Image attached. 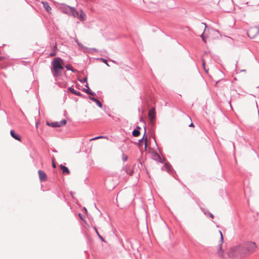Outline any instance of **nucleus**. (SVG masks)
Returning a JSON list of instances; mask_svg holds the SVG:
<instances>
[{
    "label": "nucleus",
    "instance_id": "1",
    "mask_svg": "<svg viewBox=\"0 0 259 259\" xmlns=\"http://www.w3.org/2000/svg\"><path fill=\"white\" fill-rule=\"evenodd\" d=\"M257 247L254 242L248 241L233 247L229 252L230 255L242 256L244 254H250L255 251Z\"/></svg>",
    "mask_w": 259,
    "mask_h": 259
},
{
    "label": "nucleus",
    "instance_id": "2",
    "mask_svg": "<svg viewBox=\"0 0 259 259\" xmlns=\"http://www.w3.org/2000/svg\"><path fill=\"white\" fill-rule=\"evenodd\" d=\"M63 61L60 58H55L52 62V71L54 76L60 75L61 71L63 69Z\"/></svg>",
    "mask_w": 259,
    "mask_h": 259
},
{
    "label": "nucleus",
    "instance_id": "3",
    "mask_svg": "<svg viewBox=\"0 0 259 259\" xmlns=\"http://www.w3.org/2000/svg\"><path fill=\"white\" fill-rule=\"evenodd\" d=\"M71 15L78 19L81 21H84L86 18V15L82 10L77 11L74 9Z\"/></svg>",
    "mask_w": 259,
    "mask_h": 259
},
{
    "label": "nucleus",
    "instance_id": "4",
    "mask_svg": "<svg viewBox=\"0 0 259 259\" xmlns=\"http://www.w3.org/2000/svg\"><path fill=\"white\" fill-rule=\"evenodd\" d=\"M247 34L250 38H254L259 35V26L251 27L247 32Z\"/></svg>",
    "mask_w": 259,
    "mask_h": 259
},
{
    "label": "nucleus",
    "instance_id": "5",
    "mask_svg": "<svg viewBox=\"0 0 259 259\" xmlns=\"http://www.w3.org/2000/svg\"><path fill=\"white\" fill-rule=\"evenodd\" d=\"M66 120L64 119L62 120L60 122H54L50 123L49 122H47V124L50 126L56 127H61L65 125L66 124Z\"/></svg>",
    "mask_w": 259,
    "mask_h": 259
},
{
    "label": "nucleus",
    "instance_id": "6",
    "mask_svg": "<svg viewBox=\"0 0 259 259\" xmlns=\"http://www.w3.org/2000/svg\"><path fill=\"white\" fill-rule=\"evenodd\" d=\"M155 108H153L150 110L148 112V116L151 124H153L155 119Z\"/></svg>",
    "mask_w": 259,
    "mask_h": 259
},
{
    "label": "nucleus",
    "instance_id": "7",
    "mask_svg": "<svg viewBox=\"0 0 259 259\" xmlns=\"http://www.w3.org/2000/svg\"><path fill=\"white\" fill-rule=\"evenodd\" d=\"M143 143L144 144V145H145L144 148H145V150H146L147 146V136L146 134V132L145 129V132H144V134L143 135V139L141 140H139V146L140 147L142 146Z\"/></svg>",
    "mask_w": 259,
    "mask_h": 259
},
{
    "label": "nucleus",
    "instance_id": "8",
    "mask_svg": "<svg viewBox=\"0 0 259 259\" xmlns=\"http://www.w3.org/2000/svg\"><path fill=\"white\" fill-rule=\"evenodd\" d=\"M38 174L39 176V179L40 182H45L47 181V176L46 173L41 170H38Z\"/></svg>",
    "mask_w": 259,
    "mask_h": 259
},
{
    "label": "nucleus",
    "instance_id": "9",
    "mask_svg": "<svg viewBox=\"0 0 259 259\" xmlns=\"http://www.w3.org/2000/svg\"><path fill=\"white\" fill-rule=\"evenodd\" d=\"M62 11L64 13L68 14V15H71V14H72V12L74 9L73 8H71L70 7H69V6H65L64 7H63L62 8Z\"/></svg>",
    "mask_w": 259,
    "mask_h": 259
},
{
    "label": "nucleus",
    "instance_id": "10",
    "mask_svg": "<svg viewBox=\"0 0 259 259\" xmlns=\"http://www.w3.org/2000/svg\"><path fill=\"white\" fill-rule=\"evenodd\" d=\"M219 233L220 235V239L219 240V244H220V246H221L223 242V235H222V233L221 231H219ZM218 253L221 256H222L223 255V251L221 250V246H220V250L219 251Z\"/></svg>",
    "mask_w": 259,
    "mask_h": 259
},
{
    "label": "nucleus",
    "instance_id": "11",
    "mask_svg": "<svg viewBox=\"0 0 259 259\" xmlns=\"http://www.w3.org/2000/svg\"><path fill=\"white\" fill-rule=\"evenodd\" d=\"M60 167L61 169L62 170V172L64 175H69L70 174V172L69 169L65 166L61 164L60 165Z\"/></svg>",
    "mask_w": 259,
    "mask_h": 259
},
{
    "label": "nucleus",
    "instance_id": "12",
    "mask_svg": "<svg viewBox=\"0 0 259 259\" xmlns=\"http://www.w3.org/2000/svg\"><path fill=\"white\" fill-rule=\"evenodd\" d=\"M10 134L11 136L14 138L15 139L21 141V138L17 134H16L14 130H11L10 131Z\"/></svg>",
    "mask_w": 259,
    "mask_h": 259
},
{
    "label": "nucleus",
    "instance_id": "13",
    "mask_svg": "<svg viewBox=\"0 0 259 259\" xmlns=\"http://www.w3.org/2000/svg\"><path fill=\"white\" fill-rule=\"evenodd\" d=\"M68 90L70 93H71L76 96H81V93L80 92L76 91L74 89L72 88L71 87L69 88Z\"/></svg>",
    "mask_w": 259,
    "mask_h": 259
},
{
    "label": "nucleus",
    "instance_id": "14",
    "mask_svg": "<svg viewBox=\"0 0 259 259\" xmlns=\"http://www.w3.org/2000/svg\"><path fill=\"white\" fill-rule=\"evenodd\" d=\"M42 4L46 10L48 12H50L51 11V8L50 7L49 4L46 2H42Z\"/></svg>",
    "mask_w": 259,
    "mask_h": 259
},
{
    "label": "nucleus",
    "instance_id": "15",
    "mask_svg": "<svg viewBox=\"0 0 259 259\" xmlns=\"http://www.w3.org/2000/svg\"><path fill=\"white\" fill-rule=\"evenodd\" d=\"M121 157L123 162H125L127 159L128 156L123 153H121L118 157V159H119Z\"/></svg>",
    "mask_w": 259,
    "mask_h": 259
},
{
    "label": "nucleus",
    "instance_id": "16",
    "mask_svg": "<svg viewBox=\"0 0 259 259\" xmlns=\"http://www.w3.org/2000/svg\"><path fill=\"white\" fill-rule=\"evenodd\" d=\"M154 157L155 160H156L160 162H163L162 160V158L157 153H154Z\"/></svg>",
    "mask_w": 259,
    "mask_h": 259
},
{
    "label": "nucleus",
    "instance_id": "17",
    "mask_svg": "<svg viewBox=\"0 0 259 259\" xmlns=\"http://www.w3.org/2000/svg\"><path fill=\"white\" fill-rule=\"evenodd\" d=\"M140 133L138 130H135L133 132V136L136 137L139 136L140 135Z\"/></svg>",
    "mask_w": 259,
    "mask_h": 259
},
{
    "label": "nucleus",
    "instance_id": "18",
    "mask_svg": "<svg viewBox=\"0 0 259 259\" xmlns=\"http://www.w3.org/2000/svg\"><path fill=\"white\" fill-rule=\"evenodd\" d=\"M65 67L67 68V69L68 70H71L72 72H75V70H74L72 66L70 65H66L65 66Z\"/></svg>",
    "mask_w": 259,
    "mask_h": 259
},
{
    "label": "nucleus",
    "instance_id": "19",
    "mask_svg": "<svg viewBox=\"0 0 259 259\" xmlns=\"http://www.w3.org/2000/svg\"><path fill=\"white\" fill-rule=\"evenodd\" d=\"M205 33L206 31L204 30V33L201 35V37H202L203 41H204L205 42H206V36L204 35H205Z\"/></svg>",
    "mask_w": 259,
    "mask_h": 259
},
{
    "label": "nucleus",
    "instance_id": "20",
    "mask_svg": "<svg viewBox=\"0 0 259 259\" xmlns=\"http://www.w3.org/2000/svg\"><path fill=\"white\" fill-rule=\"evenodd\" d=\"M95 102L98 105V106L99 107L101 108L102 107L101 103L98 99H96V101Z\"/></svg>",
    "mask_w": 259,
    "mask_h": 259
},
{
    "label": "nucleus",
    "instance_id": "21",
    "mask_svg": "<svg viewBox=\"0 0 259 259\" xmlns=\"http://www.w3.org/2000/svg\"><path fill=\"white\" fill-rule=\"evenodd\" d=\"M86 87L89 88L88 85H87ZM86 93H88V94L93 95V93L91 92L90 89L89 88H88V89L86 90Z\"/></svg>",
    "mask_w": 259,
    "mask_h": 259
},
{
    "label": "nucleus",
    "instance_id": "22",
    "mask_svg": "<svg viewBox=\"0 0 259 259\" xmlns=\"http://www.w3.org/2000/svg\"><path fill=\"white\" fill-rule=\"evenodd\" d=\"M104 138L105 137H103V136L97 137H95V138H94L91 139V141L95 140H97V139H98Z\"/></svg>",
    "mask_w": 259,
    "mask_h": 259
},
{
    "label": "nucleus",
    "instance_id": "23",
    "mask_svg": "<svg viewBox=\"0 0 259 259\" xmlns=\"http://www.w3.org/2000/svg\"><path fill=\"white\" fill-rule=\"evenodd\" d=\"M52 166L54 168H56V165L55 163V160H54V158H53L52 159Z\"/></svg>",
    "mask_w": 259,
    "mask_h": 259
},
{
    "label": "nucleus",
    "instance_id": "24",
    "mask_svg": "<svg viewBox=\"0 0 259 259\" xmlns=\"http://www.w3.org/2000/svg\"><path fill=\"white\" fill-rule=\"evenodd\" d=\"M210 34H213V35H218V33L216 31H213V30H212L210 32Z\"/></svg>",
    "mask_w": 259,
    "mask_h": 259
},
{
    "label": "nucleus",
    "instance_id": "25",
    "mask_svg": "<svg viewBox=\"0 0 259 259\" xmlns=\"http://www.w3.org/2000/svg\"><path fill=\"white\" fill-rule=\"evenodd\" d=\"M56 52H53V53H51V54L50 55V56H51V57L54 56H55V55H56Z\"/></svg>",
    "mask_w": 259,
    "mask_h": 259
},
{
    "label": "nucleus",
    "instance_id": "26",
    "mask_svg": "<svg viewBox=\"0 0 259 259\" xmlns=\"http://www.w3.org/2000/svg\"><path fill=\"white\" fill-rule=\"evenodd\" d=\"M99 237L101 239L102 241L105 242L104 238L100 235H99Z\"/></svg>",
    "mask_w": 259,
    "mask_h": 259
},
{
    "label": "nucleus",
    "instance_id": "27",
    "mask_svg": "<svg viewBox=\"0 0 259 259\" xmlns=\"http://www.w3.org/2000/svg\"><path fill=\"white\" fill-rule=\"evenodd\" d=\"M165 167L166 168L168 169L169 167V165L168 164H165Z\"/></svg>",
    "mask_w": 259,
    "mask_h": 259
},
{
    "label": "nucleus",
    "instance_id": "28",
    "mask_svg": "<svg viewBox=\"0 0 259 259\" xmlns=\"http://www.w3.org/2000/svg\"><path fill=\"white\" fill-rule=\"evenodd\" d=\"M90 99L94 102L96 101V98H94V97H90Z\"/></svg>",
    "mask_w": 259,
    "mask_h": 259
},
{
    "label": "nucleus",
    "instance_id": "29",
    "mask_svg": "<svg viewBox=\"0 0 259 259\" xmlns=\"http://www.w3.org/2000/svg\"><path fill=\"white\" fill-rule=\"evenodd\" d=\"M100 60L101 61H102V62H104V63H106V60H105V59H102V58L100 59Z\"/></svg>",
    "mask_w": 259,
    "mask_h": 259
},
{
    "label": "nucleus",
    "instance_id": "30",
    "mask_svg": "<svg viewBox=\"0 0 259 259\" xmlns=\"http://www.w3.org/2000/svg\"><path fill=\"white\" fill-rule=\"evenodd\" d=\"M202 64H203V68H204V70H205L206 72H207V71L205 69V63H204V61H203Z\"/></svg>",
    "mask_w": 259,
    "mask_h": 259
},
{
    "label": "nucleus",
    "instance_id": "31",
    "mask_svg": "<svg viewBox=\"0 0 259 259\" xmlns=\"http://www.w3.org/2000/svg\"><path fill=\"white\" fill-rule=\"evenodd\" d=\"M189 126L190 127H194V125L192 122H191V124L189 125Z\"/></svg>",
    "mask_w": 259,
    "mask_h": 259
},
{
    "label": "nucleus",
    "instance_id": "32",
    "mask_svg": "<svg viewBox=\"0 0 259 259\" xmlns=\"http://www.w3.org/2000/svg\"><path fill=\"white\" fill-rule=\"evenodd\" d=\"M209 217H210L211 218H212V219H213V217H213V214H211V213H210V214H209Z\"/></svg>",
    "mask_w": 259,
    "mask_h": 259
},
{
    "label": "nucleus",
    "instance_id": "33",
    "mask_svg": "<svg viewBox=\"0 0 259 259\" xmlns=\"http://www.w3.org/2000/svg\"><path fill=\"white\" fill-rule=\"evenodd\" d=\"M140 120L141 121H144V119H143V118L142 117H141L140 118Z\"/></svg>",
    "mask_w": 259,
    "mask_h": 259
},
{
    "label": "nucleus",
    "instance_id": "34",
    "mask_svg": "<svg viewBox=\"0 0 259 259\" xmlns=\"http://www.w3.org/2000/svg\"><path fill=\"white\" fill-rule=\"evenodd\" d=\"M95 231H96V232L97 234L99 236V235H100V234H99L98 231H97V230L96 228H95Z\"/></svg>",
    "mask_w": 259,
    "mask_h": 259
},
{
    "label": "nucleus",
    "instance_id": "35",
    "mask_svg": "<svg viewBox=\"0 0 259 259\" xmlns=\"http://www.w3.org/2000/svg\"><path fill=\"white\" fill-rule=\"evenodd\" d=\"M39 122H37L36 123V126L37 127L39 125Z\"/></svg>",
    "mask_w": 259,
    "mask_h": 259
},
{
    "label": "nucleus",
    "instance_id": "36",
    "mask_svg": "<svg viewBox=\"0 0 259 259\" xmlns=\"http://www.w3.org/2000/svg\"><path fill=\"white\" fill-rule=\"evenodd\" d=\"M79 217H80V218L81 220H82V217H81V214H80V213L79 214Z\"/></svg>",
    "mask_w": 259,
    "mask_h": 259
},
{
    "label": "nucleus",
    "instance_id": "37",
    "mask_svg": "<svg viewBox=\"0 0 259 259\" xmlns=\"http://www.w3.org/2000/svg\"><path fill=\"white\" fill-rule=\"evenodd\" d=\"M188 119L190 121H191V119L190 117L188 116Z\"/></svg>",
    "mask_w": 259,
    "mask_h": 259
},
{
    "label": "nucleus",
    "instance_id": "38",
    "mask_svg": "<svg viewBox=\"0 0 259 259\" xmlns=\"http://www.w3.org/2000/svg\"><path fill=\"white\" fill-rule=\"evenodd\" d=\"M83 209H84V210H85L86 212H87V210L86 208L84 207V208H83Z\"/></svg>",
    "mask_w": 259,
    "mask_h": 259
},
{
    "label": "nucleus",
    "instance_id": "39",
    "mask_svg": "<svg viewBox=\"0 0 259 259\" xmlns=\"http://www.w3.org/2000/svg\"><path fill=\"white\" fill-rule=\"evenodd\" d=\"M56 48H57L56 46H54V49H56Z\"/></svg>",
    "mask_w": 259,
    "mask_h": 259
},
{
    "label": "nucleus",
    "instance_id": "40",
    "mask_svg": "<svg viewBox=\"0 0 259 259\" xmlns=\"http://www.w3.org/2000/svg\"><path fill=\"white\" fill-rule=\"evenodd\" d=\"M137 128H138V129H140V127L138 126V127H137Z\"/></svg>",
    "mask_w": 259,
    "mask_h": 259
},
{
    "label": "nucleus",
    "instance_id": "41",
    "mask_svg": "<svg viewBox=\"0 0 259 259\" xmlns=\"http://www.w3.org/2000/svg\"><path fill=\"white\" fill-rule=\"evenodd\" d=\"M106 65H107V66H109V64H108V63H106Z\"/></svg>",
    "mask_w": 259,
    "mask_h": 259
},
{
    "label": "nucleus",
    "instance_id": "42",
    "mask_svg": "<svg viewBox=\"0 0 259 259\" xmlns=\"http://www.w3.org/2000/svg\"><path fill=\"white\" fill-rule=\"evenodd\" d=\"M106 65H107V66H109V64H108V63H106Z\"/></svg>",
    "mask_w": 259,
    "mask_h": 259
}]
</instances>
